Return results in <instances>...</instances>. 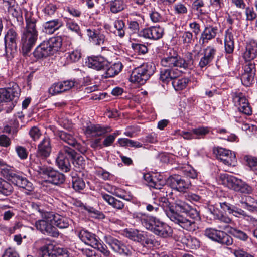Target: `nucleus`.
<instances>
[{"label":"nucleus","instance_id":"de8ad7c7","mask_svg":"<svg viewBox=\"0 0 257 257\" xmlns=\"http://www.w3.org/2000/svg\"><path fill=\"white\" fill-rule=\"evenodd\" d=\"M195 139L203 138L209 132V130L207 127H199L192 129Z\"/></svg>","mask_w":257,"mask_h":257},{"label":"nucleus","instance_id":"bf43d9fd","mask_svg":"<svg viewBox=\"0 0 257 257\" xmlns=\"http://www.w3.org/2000/svg\"><path fill=\"white\" fill-rule=\"evenodd\" d=\"M29 135L33 140L35 141L40 138L41 133L39 128L33 126L29 131Z\"/></svg>","mask_w":257,"mask_h":257},{"label":"nucleus","instance_id":"b1692460","mask_svg":"<svg viewBox=\"0 0 257 257\" xmlns=\"http://www.w3.org/2000/svg\"><path fill=\"white\" fill-rule=\"evenodd\" d=\"M181 72L178 68L162 69L160 73V80L162 83L167 84L171 80L179 77L181 75Z\"/></svg>","mask_w":257,"mask_h":257},{"label":"nucleus","instance_id":"58836bf2","mask_svg":"<svg viewBox=\"0 0 257 257\" xmlns=\"http://www.w3.org/2000/svg\"><path fill=\"white\" fill-rule=\"evenodd\" d=\"M114 27L116 30L114 31V34L120 38L125 35V24L122 20L117 19L114 22Z\"/></svg>","mask_w":257,"mask_h":257},{"label":"nucleus","instance_id":"e433bc0d","mask_svg":"<svg viewBox=\"0 0 257 257\" xmlns=\"http://www.w3.org/2000/svg\"><path fill=\"white\" fill-rule=\"evenodd\" d=\"M13 191L12 185L7 181L0 178V194L8 196L11 195Z\"/></svg>","mask_w":257,"mask_h":257},{"label":"nucleus","instance_id":"f704fd0d","mask_svg":"<svg viewBox=\"0 0 257 257\" xmlns=\"http://www.w3.org/2000/svg\"><path fill=\"white\" fill-rule=\"evenodd\" d=\"M32 208L34 211L38 212L43 219H51L52 217V213L46 211L44 209V206L40 203L32 202Z\"/></svg>","mask_w":257,"mask_h":257},{"label":"nucleus","instance_id":"09e8293b","mask_svg":"<svg viewBox=\"0 0 257 257\" xmlns=\"http://www.w3.org/2000/svg\"><path fill=\"white\" fill-rule=\"evenodd\" d=\"M81 57V52L78 50H75L67 53L66 58L68 61L70 62H77Z\"/></svg>","mask_w":257,"mask_h":257},{"label":"nucleus","instance_id":"ddd939ff","mask_svg":"<svg viewBox=\"0 0 257 257\" xmlns=\"http://www.w3.org/2000/svg\"><path fill=\"white\" fill-rule=\"evenodd\" d=\"M20 92V89L16 85L13 86L11 88L1 89L0 90V103L12 101V104L14 105L19 98Z\"/></svg>","mask_w":257,"mask_h":257},{"label":"nucleus","instance_id":"37998d69","mask_svg":"<svg viewBox=\"0 0 257 257\" xmlns=\"http://www.w3.org/2000/svg\"><path fill=\"white\" fill-rule=\"evenodd\" d=\"M211 213L213 214L215 219L219 220L221 222L229 224L231 222V219L228 216L218 209H213V211H211Z\"/></svg>","mask_w":257,"mask_h":257},{"label":"nucleus","instance_id":"cd10ccee","mask_svg":"<svg viewBox=\"0 0 257 257\" xmlns=\"http://www.w3.org/2000/svg\"><path fill=\"white\" fill-rule=\"evenodd\" d=\"M62 26L63 22L59 19L48 21L43 24V31L46 33L52 34Z\"/></svg>","mask_w":257,"mask_h":257},{"label":"nucleus","instance_id":"7c9ffc66","mask_svg":"<svg viewBox=\"0 0 257 257\" xmlns=\"http://www.w3.org/2000/svg\"><path fill=\"white\" fill-rule=\"evenodd\" d=\"M224 44L226 52L228 54L232 53L234 51V43L233 35L230 31V29H228L225 31Z\"/></svg>","mask_w":257,"mask_h":257},{"label":"nucleus","instance_id":"39448f33","mask_svg":"<svg viewBox=\"0 0 257 257\" xmlns=\"http://www.w3.org/2000/svg\"><path fill=\"white\" fill-rule=\"evenodd\" d=\"M2 173L6 178L18 187L24 188L29 192L33 191L34 186L32 183L26 178L20 175L12 169L5 168L2 170Z\"/></svg>","mask_w":257,"mask_h":257},{"label":"nucleus","instance_id":"6ab92c4d","mask_svg":"<svg viewBox=\"0 0 257 257\" xmlns=\"http://www.w3.org/2000/svg\"><path fill=\"white\" fill-rule=\"evenodd\" d=\"M216 52V49L214 47L211 46H207L204 49V56L201 58L198 64V67L201 70H203L204 68L206 69V67L209 65L214 59Z\"/></svg>","mask_w":257,"mask_h":257},{"label":"nucleus","instance_id":"79ce46f5","mask_svg":"<svg viewBox=\"0 0 257 257\" xmlns=\"http://www.w3.org/2000/svg\"><path fill=\"white\" fill-rule=\"evenodd\" d=\"M126 1L123 0H113L110 2V10L113 13H118L123 10L125 6Z\"/></svg>","mask_w":257,"mask_h":257},{"label":"nucleus","instance_id":"13d9d810","mask_svg":"<svg viewBox=\"0 0 257 257\" xmlns=\"http://www.w3.org/2000/svg\"><path fill=\"white\" fill-rule=\"evenodd\" d=\"M73 159V164L74 166L78 169L83 168L85 165V161L84 158L82 156H76V154L73 158H71Z\"/></svg>","mask_w":257,"mask_h":257},{"label":"nucleus","instance_id":"72a5a7b5","mask_svg":"<svg viewBox=\"0 0 257 257\" xmlns=\"http://www.w3.org/2000/svg\"><path fill=\"white\" fill-rule=\"evenodd\" d=\"M123 68V65L119 62H116L111 65L109 67L108 66L106 71V77H112L117 75L121 70Z\"/></svg>","mask_w":257,"mask_h":257},{"label":"nucleus","instance_id":"3c124183","mask_svg":"<svg viewBox=\"0 0 257 257\" xmlns=\"http://www.w3.org/2000/svg\"><path fill=\"white\" fill-rule=\"evenodd\" d=\"M59 83L62 93L65 91L69 90L73 87H74L75 85L76 81L74 80H66L60 82Z\"/></svg>","mask_w":257,"mask_h":257},{"label":"nucleus","instance_id":"49530a36","mask_svg":"<svg viewBox=\"0 0 257 257\" xmlns=\"http://www.w3.org/2000/svg\"><path fill=\"white\" fill-rule=\"evenodd\" d=\"M243 69L244 72L243 73L255 76L256 69L254 61H245Z\"/></svg>","mask_w":257,"mask_h":257},{"label":"nucleus","instance_id":"412c9836","mask_svg":"<svg viewBox=\"0 0 257 257\" xmlns=\"http://www.w3.org/2000/svg\"><path fill=\"white\" fill-rule=\"evenodd\" d=\"M111 131V129L109 126L104 127L94 124H88L84 129L85 134L91 137H98Z\"/></svg>","mask_w":257,"mask_h":257},{"label":"nucleus","instance_id":"f8f14e48","mask_svg":"<svg viewBox=\"0 0 257 257\" xmlns=\"http://www.w3.org/2000/svg\"><path fill=\"white\" fill-rule=\"evenodd\" d=\"M214 153L218 160L228 166H235L237 159L234 152L223 148H217Z\"/></svg>","mask_w":257,"mask_h":257},{"label":"nucleus","instance_id":"7ed1b4c3","mask_svg":"<svg viewBox=\"0 0 257 257\" xmlns=\"http://www.w3.org/2000/svg\"><path fill=\"white\" fill-rule=\"evenodd\" d=\"M62 39L60 36L53 37L44 41L35 49L33 54L35 58L41 59L54 55L62 46Z\"/></svg>","mask_w":257,"mask_h":257},{"label":"nucleus","instance_id":"423d86ee","mask_svg":"<svg viewBox=\"0 0 257 257\" xmlns=\"http://www.w3.org/2000/svg\"><path fill=\"white\" fill-rule=\"evenodd\" d=\"M221 178L224 185L235 191L243 194H250L252 191L251 186L233 176L225 174L221 176Z\"/></svg>","mask_w":257,"mask_h":257},{"label":"nucleus","instance_id":"9d476101","mask_svg":"<svg viewBox=\"0 0 257 257\" xmlns=\"http://www.w3.org/2000/svg\"><path fill=\"white\" fill-rule=\"evenodd\" d=\"M204 235L212 240L222 244L230 245L233 243V239L231 236L223 231L214 228H206L204 230Z\"/></svg>","mask_w":257,"mask_h":257},{"label":"nucleus","instance_id":"0e129e2a","mask_svg":"<svg viewBox=\"0 0 257 257\" xmlns=\"http://www.w3.org/2000/svg\"><path fill=\"white\" fill-rule=\"evenodd\" d=\"M204 5V2L202 0H194L192 7L193 8L198 11L200 14L204 13L202 9H201Z\"/></svg>","mask_w":257,"mask_h":257},{"label":"nucleus","instance_id":"20e7f679","mask_svg":"<svg viewBox=\"0 0 257 257\" xmlns=\"http://www.w3.org/2000/svg\"><path fill=\"white\" fill-rule=\"evenodd\" d=\"M154 72V66L150 63H144L134 69L130 80L134 83L144 84Z\"/></svg>","mask_w":257,"mask_h":257},{"label":"nucleus","instance_id":"4d7b16f0","mask_svg":"<svg viewBox=\"0 0 257 257\" xmlns=\"http://www.w3.org/2000/svg\"><path fill=\"white\" fill-rule=\"evenodd\" d=\"M244 159L252 170L257 171V158L252 156H246L244 157Z\"/></svg>","mask_w":257,"mask_h":257},{"label":"nucleus","instance_id":"9b49d317","mask_svg":"<svg viewBox=\"0 0 257 257\" xmlns=\"http://www.w3.org/2000/svg\"><path fill=\"white\" fill-rule=\"evenodd\" d=\"M35 170L39 174L44 175L48 177V181L55 185L63 183L65 181V176L63 174L53 170L51 168L45 166H38Z\"/></svg>","mask_w":257,"mask_h":257},{"label":"nucleus","instance_id":"c9c22d12","mask_svg":"<svg viewBox=\"0 0 257 257\" xmlns=\"http://www.w3.org/2000/svg\"><path fill=\"white\" fill-rule=\"evenodd\" d=\"M125 235L129 239L138 242H141L145 240V234L137 230L126 231Z\"/></svg>","mask_w":257,"mask_h":257},{"label":"nucleus","instance_id":"aec40b11","mask_svg":"<svg viewBox=\"0 0 257 257\" xmlns=\"http://www.w3.org/2000/svg\"><path fill=\"white\" fill-rule=\"evenodd\" d=\"M109 62L101 56L90 57L88 59L87 65L89 68L99 71L108 67Z\"/></svg>","mask_w":257,"mask_h":257},{"label":"nucleus","instance_id":"1a4fd4ad","mask_svg":"<svg viewBox=\"0 0 257 257\" xmlns=\"http://www.w3.org/2000/svg\"><path fill=\"white\" fill-rule=\"evenodd\" d=\"M76 154L75 151L67 146H64L61 149L56 159L57 164L62 171L65 172H68L70 169V161L67 157L73 158Z\"/></svg>","mask_w":257,"mask_h":257},{"label":"nucleus","instance_id":"603ef678","mask_svg":"<svg viewBox=\"0 0 257 257\" xmlns=\"http://www.w3.org/2000/svg\"><path fill=\"white\" fill-rule=\"evenodd\" d=\"M15 151L17 155L21 159L25 160L27 158L28 152L24 147L17 146L15 147Z\"/></svg>","mask_w":257,"mask_h":257},{"label":"nucleus","instance_id":"c85d7f7f","mask_svg":"<svg viewBox=\"0 0 257 257\" xmlns=\"http://www.w3.org/2000/svg\"><path fill=\"white\" fill-rule=\"evenodd\" d=\"M220 206L224 211H228L229 214H232L236 217L246 216L243 210L226 202L220 203Z\"/></svg>","mask_w":257,"mask_h":257},{"label":"nucleus","instance_id":"4be33fe9","mask_svg":"<svg viewBox=\"0 0 257 257\" xmlns=\"http://www.w3.org/2000/svg\"><path fill=\"white\" fill-rule=\"evenodd\" d=\"M18 39V36L15 30L12 28L9 29L5 37L6 50L9 49L12 52L16 51Z\"/></svg>","mask_w":257,"mask_h":257},{"label":"nucleus","instance_id":"774afa93","mask_svg":"<svg viewBox=\"0 0 257 257\" xmlns=\"http://www.w3.org/2000/svg\"><path fill=\"white\" fill-rule=\"evenodd\" d=\"M97 247H93L94 248H97L98 250L101 252L105 256L108 257L110 252L105 245L101 244L99 242L97 243Z\"/></svg>","mask_w":257,"mask_h":257},{"label":"nucleus","instance_id":"f257e3e1","mask_svg":"<svg viewBox=\"0 0 257 257\" xmlns=\"http://www.w3.org/2000/svg\"><path fill=\"white\" fill-rule=\"evenodd\" d=\"M175 207L177 211L185 213L190 219L183 216L170 208L166 211L168 217L176 224L189 231H193L196 228L194 219L198 217V212L191 206L181 200H177L175 202Z\"/></svg>","mask_w":257,"mask_h":257},{"label":"nucleus","instance_id":"052dcab7","mask_svg":"<svg viewBox=\"0 0 257 257\" xmlns=\"http://www.w3.org/2000/svg\"><path fill=\"white\" fill-rule=\"evenodd\" d=\"M107 41V39L106 38L104 34L99 31L93 43L97 45H100L104 44Z\"/></svg>","mask_w":257,"mask_h":257},{"label":"nucleus","instance_id":"338daca9","mask_svg":"<svg viewBox=\"0 0 257 257\" xmlns=\"http://www.w3.org/2000/svg\"><path fill=\"white\" fill-rule=\"evenodd\" d=\"M134 49L140 54H144L148 51L147 47L143 44H133Z\"/></svg>","mask_w":257,"mask_h":257},{"label":"nucleus","instance_id":"69168bd1","mask_svg":"<svg viewBox=\"0 0 257 257\" xmlns=\"http://www.w3.org/2000/svg\"><path fill=\"white\" fill-rule=\"evenodd\" d=\"M57 8L55 5L53 4H49L47 5L44 9V13L45 15L51 16L55 13Z\"/></svg>","mask_w":257,"mask_h":257},{"label":"nucleus","instance_id":"f3484780","mask_svg":"<svg viewBox=\"0 0 257 257\" xmlns=\"http://www.w3.org/2000/svg\"><path fill=\"white\" fill-rule=\"evenodd\" d=\"M133 217L137 221L141 222L146 229L152 231L154 227L155 223L157 222V219L148 216L141 212H135L133 214Z\"/></svg>","mask_w":257,"mask_h":257},{"label":"nucleus","instance_id":"4c0bfd02","mask_svg":"<svg viewBox=\"0 0 257 257\" xmlns=\"http://www.w3.org/2000/svg\"><path fill=\"white\" fill-rule=\"evenodd\" d=\"M46 220L47 222L44 226V228L43 229L42 233L54 237H58L59 234V232L57 229L50 222L52 220Z\"/></svg>","mask_w":257,"mask_h":257},{"label":"nucleus","instance_id":"c756f323","mask_svg":"<svg viewBox=\"0 0 257 257\" xmlns=\"http://www.w3.org/2000/svg\"><path fill=\"white\" fill-rule=\"evenodd\" d=\"M220 206L224 211H228L229 214H232L236 217L246 216L243 210L226 202L220 203Z\"/></svg>","mask_w":257,"mask_h":257},{"label":"nucleus","instance_id":"6e6552de","mask_svg":"<svg viewBox=\"0 0 257 257\" xmlns=\"http://www.w3.org/2000/svg\"><path fill=\"white\" fill-rule=\"evenodd\" d=\"M103 239L114 252L126 256L131 255L132 251V247L128 245H126L123 242L118 240L110 235H105Z\"/></svg>","mask_w":257,"mask_h":257},{"label":"nucleus","instance_id":"6e6d98bb","mask_svg":"<svg viewBox=\"0 0 257 257\" xmlns=\"http://www.w3.org/2000/svg\"><path fill=\"white\" fill-rule=\"evenodd\" d=\"M245 14L247 21H252L256 18V14L252 7H245Z\"/></svg>","mask_w":257,"mask_h":257},{"label":"nucleus","instance_id":"ea45409f","mask_svg":"<svg viewBox=\"0 0 257 257\" xmlns=\"http://www.w3.org/2000/svg\"><path fill=\"white\" fill-rule=\"evenodd\" d=\"M154 176V178L152 179V182L151 183L150 187L157 189H162L165 184L163 176L157 174H155Z\"/></svg>","mask_w":257,"mask_h":257},{"label":"nucleus","instance_id":"a19ab883","mask_svg":"<svg viewBox=\"0 0 257 257\" xmlns=\"http://www.w3.org/2000/svg\"><path fill=\"white\" fill-rule=\"evenodd\" d=\"M226 228L229 229L228 230V232L235 237L244 241L247 240L248 236L246 233L243 231L237 228L229 226H227Z\"/></svg>","mask_w":257,"mask_h":257},{"label":"nucleus","instance_id":"4468645a","mask_svg":"<svg viewBox=\"0 0 257 257\" xmlns=\"http://www.w3.org/2000/svg\"><path fill=\"white\" fill-rule=\"evenodd\" d=\"M156 235L163 238H168L172 237L173 229L166 223L158 219L155 223L154 227L152 231Z\"/></svg>","mask_w":257,"mask_h":257},{"label":"nucleus","instance_id":"c03bdc74","mask_svg":"<svg viewBox=\"0 0 257 257\" xmlns=\"http://www.w3.org/2000/svg\"><path fill=\"white\" fill-rule=\"evenodd\" d=\"M188 82L189 79L188 78H183L173 80L172 84L176 90L179 91L185 88Z\"/></svg>","mask_w":257,"mask_h":257},{"label":"nucleus","instance_id":"5fc2aeb1","mask_svg":"<svg viewBox=\"0 0 257 257\" xmlns=\"http://www.w3.org/2000/svg\"><path fill=\"white\" fill-rule=\"evenodd\" d=\"M254 75L242 73L241 77L242 83L246 86H249L254 81Z\"/></svg>","mask_w":257,"mask_h":257},{"label":"nucleus","instance_id":"393cba45","mask_svg":"<svg viewBox=\"0 0 257 257\" xmlns=\"http://www.w3.org/2000/svg\"><path fill=\"white\" fill-rule=\"evenodd\" d=\"M79 237L85 244L92 247L97 246V243L99 241L98 238L94 234L86 230H81L79 233Z\"/></svg>","mask_w":257,"mask_h":257},{"label":"nucleus","instance_id":"864d4df0","mask_svg":"<svg viewBox=\"0 0 257 257\" xmlns=\"http://www.w3.org/2000/svg\"><path fill=\"white\" fill-rule=\"evenodd\" d=\"M63 250L61 248H58L57 250L50 251L46 250L44 252L42 257H58L63 255Z\"/></svg>","mask_w":257,"mask_h":257},{"label":"nucleus","instance_id":"a211bd4d","mask_svg":"<svg viewBox=\"0 0 257 257\" xmlns=\"http://www.w3.org/2000/svg\"><path fill=\"white\" fill-rule=\"evenodd\" d=\"M168 183L173 189L184 193L191 185L189 181H186L180 176L176 175L170 177Z\"/></svg>","mask_w":257,"mask_h":257},{"label":"nucleus","instance_id":"680f3d73","mask_svg":"<svg viewBox=\"0 0 257 257\" xmlns=\"http://www.w3.org/2000/svg\"><path fill=\"white\" fill-rule=\"evenodd\" d=\"M49 93L52 95H55L62 93L59 82L54 83L49 89Z\"/></svg>","mask_w":257,"mask_h":257},{"label":"nucleus","instance_id":"5701e85b","mask_svg":"<svg viewBox=\"0 0 257 257\" xmlns=\"http://www.w3.org/2000/svg\"><path fill=\"white\" fill-rule=\"evenodd\" d=\"M257 56V42L253 39L246 42L243 58L245 61H253Z\"/></svg>","mask_w":257,"mask_h":257},{"label":"nucleus","instance_id":"a18cd8bd","mask_svg":"<svg viewBox=\"0 0 257 257\" xmlns=\"http://www.w3.org/2000/svg\"><path fill=\"white\" fill-rule=\"evenodd\" d=\"M72 187L77 191L83 190L85 187V184L83 179L78 177H72Z\"/></svg>","mask_w":257,"mask_h":257},{"label":"nucleus","instance_id":"2f4dec72","mask_svg":"<svg viewBox=\"0 0 257 257\" xmlns=\"http://www.w3.org/2000/svg\"><path fill=\"white\" fill-rule=\"evenodd\" d=\"M59 137L61 140L69 145L74 147L76 149H79V144L71 133L61 131L59 133Z\"/></svg>","mask_w":257,"mask_h":257},{"label":"nucleus","instance_id":"473e14b6","mask_svg":"<svg viewBox=\"0 0 257 257\" xmlns=\"http://www.w3.org/2000/svg\"><path fill=\"white\" fill-rule=\"evenodd\" d=\"M47 220H54L55 225L61 229L67 228L69 225V222L70 221L66 217L61 216L58 214L54 215L53 213L52 218L51 219H47Z\"/></svg>","mask_w":257,"mask_h":257},{"label":"nucleus","instance_id":"a878e982","mask_svg":"<svg viewBox=\"0 0 257 257\" xmlns=\"http://www.w3.org/2000/svg\"><path fill=\"white\" fill-rule=\"evenodd\" d=\"M218 29L217 27L208 26L206 27L201 33L200 41H202V44L208 43L214 39L218 33Z\"/></svg>","mask_w":257,"mask_h":257},{"label":"nucleus","instance_id":"bb28decb","mask_svg":"<svg viewBox=\"0 0 257 257\" xmlns=\"http://www.w3.org/2000/svg\"><path fill=\"white\" fill-rule=\"evenodd\" d=\"M51 151V145L49 138L45 137L41 141L38 147L37 155L43 158L50 155Z\"/></svg>","mask_w":257,"mask_h":257},{"label":"nucleus","instance_id":"dca6fc26","mask_svg":"<svg viewBox=\"0 0 257 257\" xmlns=\"http://www.w3.org/2000/svg\"><path fill=\"white\" fill-rule=\"evenodd\" d=\"M164 29L159 26H152L145 28L140 32V35L151 40H158L162 37Z\"/></svg>","mask_w":257,"mask_h":257},{"label":"nucleus","instance_id":"f03ea898","mask_svg":"<svg viewBox=\"0 0 257 257\" xmlns=\"http://www.w3.org/2000/svg\"><path fill=\"white\" fill-rule=\"evenodd\" d=\"M26 26L22 35L21 45L23 55H26L35 45L38 36L36 29V20L34 18H26Z\"/></svg>","mask_w":257,"mask_h":257},{"label":"nucleus","instance_id":"e2e57ef3","mask_svg":"<svg viewBox=\"0 0 257 257\" xmlns=\"http://www.w3.org/2000/svg\"><path fill=\"white\" fill-rule=\"evenodd\" d=\"M185 198L191 202H198L200 199V196L191 192L184 193Z\"/></svg>","mask_w":257,"mask_h":257},{"label":"nucleus","instance_id":"0eeeda50","mask_svg":"<svg viewBox=\"0 0 257 257\" xmlns=\"http://www.w3.org/2000/svg\"><path fill=\"white\" fill-rule=\"evenodd\" d=\"M188 59L190 60L186 61L177 54H175L173 56H168L163 58L161 59V64L163 67H168V69H186L189 66L191 63H193L191 53L189 54Z\"/></svg>","mask_w":257,"mask_h":257},{"label":"nucleus","instance_id":"8fccbe9b","mask_svg":"<svg viewBox=\"0 0 257 257\" xmlns=\"http://www.w3.org/2000/svg\"><path fill=\"white\" fill-rule=\"evenodd\" d=\"M173 9L175 13L178 15H183L186 14L188 12L185 4L181 2L175 4L173 6Z\"/></svg>","mask_w":257,"mask_h":257},{"label":"nucleus","instance_id":"2eb2a0df","mask_svg":"<svg viewBox=\"0 0 257 257\" xmlns=\"http://www.w3.org/2000/svg\"><path fill=\"white\" fill-rule=\"evenodd\" d=\"M233 99L235 103L238 104L239 111L247 115H250L252 113V110L249 104L241 93L235 92L233 95Z\"/></svg>","mask_w":257,"mask_h":257}]
</instances>
